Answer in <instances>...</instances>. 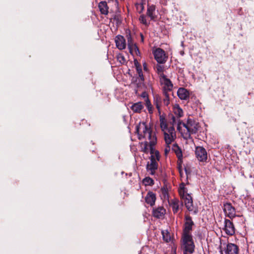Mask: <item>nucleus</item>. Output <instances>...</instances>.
Returning a JSON list of instances; mask_svg holds the SVG:
<instances>
[{
  "instance_id": "obj_11",
  "label": "nucleus",
  "mask_w": 254,
  "mask_h": 254,
  "mask_svg": "<svg viewBox=\"0 0 254 254\" xmlns=\"http://www.w3.org/2000/svg\"><path fill=\"white\" fill-rule=\"evenodd\" d=\"M223 230L228 235L232 236L235 233V229L233 222L227 219H225Z\"/></svg>"
},
{
  "instance_id": "obj_30",
  "label": "nucleus",
  "mask_w": 254,
  "mask_h": 254,
  "mask_svg": "<svg viewBox=\"0 0 254 254\" xmlns=\"http://www.w3.org/2000/svg\"><path fill=\"white\" fill-rule=\"evenodd\" d=\"M168 92H163L164 98L163 99V104L165 106H168L170 104V99Z\"/></svg>"
},
{
  "instance_id": "obj_23",
  "label": "nucleus",
  "mask_w": 254,
  "mask_h": 254,
  "mask_svg": "<svg viewBox=\"0 0 254 254\" xmlns=\"http://www.w3.org/2000/svg\"><path fill=\"white\" fill-rule=\"evenodd\" d=\"M177 123L178 124V129L180 131L182 123L180 122V120L179 119V118H177V119H176L175 116H172L171 120L169 123H167V124H169L170 126L174 127V125Z\"/></svg>"
},
{
  "instance_id": "obj_34",
  "label": "nucleus",
  "mask_w": 254,
  "mask_h": 254,
  "mask_svg": "<svg viewBox=\"0 0 254 254\" xmlns=\"http://www.w3.org/2000/svg\"><path fill=\"white\" fill-rule=\"evenodd\" d=\"M160 98H157L156 100L155 101V104L156 105V107L157 109L158 112L160 113V106H161V103H160Z\"/></svg>"
},
{
  "instance_id": "obj_31",
  "label": "nucleus",
  "mask_w": 254,
  "mask_h": 254,
  "mask_svg": "<svg viewBox=\"0 0 254 254\" xmlns=\"http://www.w3.org/2000/svg\"><path fill=\"white\" fill-rule=\"evenodd\" d=\"M117 59L118 61L121 64H124L126 62V60L124 56L122 54H119L117 56Z\"/></svg>"
},
{
  "instance_id": "obj_22",
  "label": "nucleus",
  "mask_w": 254,
  "mask_h": 254,
  "mask_svg": "<svg viewBox=\"0 0 254 254\" xmlns=\"http://www.w3.org/2000/svg\"><path fill=\"white\" fill-rule=\"evenodd\" d=\"M155 6L154 5H148L147 15L150 18L151 20H154L156 18L155 14Z\"/></svg>"
},
{
  "instance_id": "obj_25",
  "label": "nucleus",
  "mask_w": 254,
  "mask_h": 254,
  "mask_svg": "<svg viewBox=\"0 0 254 254\" xmlns=\"http://www.w3.org/2000/svg\"><path fill=\"white\" fill-rule=\"evenodd\" d=\"M143 108L142 103L141 102H138L134 103L131 106V110L135 113H140Z\"/></svg>"
},
{
  "instance_id": "obj_15",
  "label": "nucleus",
  "mask_w": 254,
  "mask_h": 254,
  "mask_svg": "<svg viewBox=\"0 0 254 254\" xmlns=\"http://www.w3.org/2000/svg\"><path fill=\"white\" fill-rule=\"evenodd\" d=\"M194 244H182L183 254H192L194 251Z\"/></svg>"
},
{
  "instance_id": "obj_27",
  "label": "nucleus",
  "mask_w": 254,
  "mask_h": 254,
  "mask_svg": "<svg viewBox=\"0 0 254 254\" xmlns=\"http://www.w3.org/2000/svg\"><path fill=\"white\" fill-rule=\"evenodd\" d=\"M143 184L145 186H152L154 184V181L151 178L145 177L142 181Z\"/></svg>"
},
{
  "instance_id": "obj_24",
  "label": "nucleus",
  "mask_w": 254,
  "mask_h": 254,
  "mask_svg": "<svg viewBox=\"0 0 254 254\" xmlns=\"http://www.w3.org/2000/svg\"><path fill=\"white\" fill-rule=\"evenodd\" d=\"M173 113L178 118H180L184 115L183 110L177 104H176L173 107Z\"/></svg>"
},
{
  "instance_id": "obj_8",
  "label": "nucleus",
  "mask_w": 254,
  "mask_h": 254,
  "mask_svg": "<svg viewBox=\"0 0 254 254\" xmlns=\"http://www.w3.org/2000/svg\"><path fill=\"white\" fill-rule=\"evenodd\" d=\"M195 154L199 161H206L207 159V153L204 147L202 146H196L195 149Z\"/></svg>"
},
{
  "instance_id": "obj_40",
  "label": "nucleus",
  "mask_w": 254,
  "mask_h": 254,
  "mask_svg": "<svg viewBox=\"0 0 254 254\" xmlns=\"http://www.w3.org/2000/svg\"><path fill=\"white\" fill-rule=\"evenodd\" d=\"M140 36H141V42H144V38H143V35L142 34H141Z\"/></svg>"
},
{
  "instance_id": "obj_33",
  "label": "nucleus",
  "mask_w": 254,
  "mask_h": 254,
  "mask_svg": "<svg viewBox=\"0 0 254 254\" xmlns=\"http://www.w3.org/2000/svg\"><path fill=\"white\" fill-rule=\"evenodd\" d=\"M145 101V105L147 108L148 109L149 112L150 113H152V106L150 102L148 99H147Z\"/></svg>"
},
{
  "instance_id": "obj_28",
  "label": "nucleus",
  "mask_w": 254,
  "mask_h": 254,
  "mask_svg": "<svg viewBox=\"0 0 254 254\" xmlns=\"http://www.w3.org/2000/svg\"><path fill=\"white\" fill-rule=\"evenodd\" d=\"M135 7L138 12L141 13L144 10L143 0H141V2L136 3L135 4Z\"/></svg>"
},
{
  "instance_id": "obj_7",
  "label": "nucleus",
  "mask_w": 254,
  "mask_h": 254,
  "mask_svg": "<svg viewBox=\"0 0 254 254\" xmlns=\"http://www.w3.org/2000/svg\"><path fill=\"white\" fill-rule=\"evenodd\" d=\"M153 53L155 59L159 64H164L167 61L168 56L163 49L159 48H157Z\"/></svg>"
},
{
  "instance_id": "obj_16",
  "label": "nucleus",
  "mask_w": 254,
  "mask_h": 254,
  "mask_svg": "<svg viewBox=\"0 0 254 254\" xmlns=\"http://www.w3.org/2000/svg\"><path fill=\"white\" fill-rule=\"evenodd\" d=\"M183 199L184 200L185 205L188 210L189 211H193L194 207L192 198L190 194L187 195Z\"/></svg>"
},
{
  "instance_id": "obj_6",
  "label": "nucleus",
  "mask_w": 254,
  "mask_h": 254,
  "mask_svg": "<svg viewBox=\"0 0 254 254\" xmlns=\"http://www.w3.org/2000/svg\"><path fill=\"white\" fill-rule=\"evenodd\" d=\"M219 250L220 254H223V251L225 254H239L238 247L232 243L221 244Z\"/></svg>"
},
{
  "instance_id": "obj_3",
  "label": "nucleus",
  "mask_w": 254,
  "mask_h": 254,
  "mask_svg": "<svg viewBox=\"0 0 254 254\" xmlns=\"http://www.w3.org/2000/svg\"><path fill=\"white\" fill-rule=\"evenodd\" d=\"M182 126L184 128L181 129L180 132L186 140L191 139V135L196 133L199 127L198 123L190 118H189L186 123H183Z\"/></svg>"
},
{
  "instance_id": "obj_2",
  "label": "nucleus",
  "mask_w": 254,
  "mask_h": 254,
  "mask_svg": "<svg viewBox=\"0 0 254 254\" xmlns=\"http://www.w3.org/2000/svg\"><path fill=\"white\" fill-rule=\"evenodd\" d=\"M160 127L164 134V139L166 145L171 144L176 138V132L174 127L167 124L165 118H160Z\"/></svg>"
},
{
  "instance_id": "obj_10",
  "label": "nucleus",
  "mask_w": 254,
  "mask_h": 254,
  "mask_svg": "<svg viewBox=\"0 0 254 254\" xmlns=\"http://www.w3.org/2000/svg\"><path fill=\"white\" fill-rule=\"evenodd\" d=\"M223 210L225 215L231 219L236 216L235 208L230 203H226L223 205Z\"/></svg>"
},
{
  "instance_id": "obj_36",
  "label": "nucleus",
  "mask_w": 254,
  "mask_h": 254,
  "mask_svg": "<svg viewBox=\"0 0 254 254\" xmlns=\"http://www.w3.org/2000/svg\"><path fill=\"white\" fill-rule=\"evenodd\" d=\"M162 235L164 240L166 242H168L171 240V237L170 235H168L167 234H166L165 235L164 232H162Z\"/></svg>"
},
{
  "instance_id": "obj_17",
  "label": "nucleus",
  "mask_w": 254,
  "mask_h": 254,
  "mask_svg": "<svg viewBox=\"0 0 254 254\" xmlns=\"http://www.w3.org/2000/svg\"><path fill=\"white\" fill-rule=\"evenodd\" d=\"M145 202L150 206H153L155 204L156 200V195L154 193L149 191L145 197Z\"/></svg>"
},
{
  "instance_id": "obj_19",
  "label": "nucleus",
  "mask_w": 254,
  "mask_h": 254,
  "mask_svg": "<svg viewBox=\"0 0 254 254\" xmlns=\"http://www.w3.org/2000/svg\"><path fill=\"white\" fill-rule=\"evenodd\" d=\"M166 213L165 209L162 206H159L153 209V214L155 217L159 218L163 217Z\"/></svg>"
},
{
  "instance_id": "obj_37",
  "label": "nucleus",
  "mask_w": 254,
  "mask_h": 254,
  "mask_svg": "<svg viewBox=\"0 0 254 254\" xmlns=\"http://www.w3.org/2000/svg\"><path fill=\"white\" fill-rule=\"evenodd\" d=\"M162 194L164 195V198L168 197V194L167 193V191L165 189H162L161 190Z\"/></svg>"
},
{
  "instance_id": "obj_14",
  "label": "nucleus",
  "mask_w": 254,
  "mask_h": 254,
  "mask_svg": "<svg viewBox=\"0 0 254 254\" xmlns=\"http://www.w3.org/2000/svg\"><path fill=\"white\" fill-rule=\"evenodd\" d=\"M170 206L172 207L174 213H176L178 212L180 205H182V203H181L179 200L176 198L171 199L168 201Z\"/></svg>"
},
{
  "instance_id": "obj_12",
  "label": "nucleus",
  "mask_w": 254,
  "mask_h": 254,
  "mask_svg": "<svg viewBox=\"0 0 254 254\" xmlns=\"http://www.w3.org/2000/svg\"><path fill=\"white\" fill-rule=\"evenodd\" d=\"M127 46L129 50V52L131 54H133V53H135L136 55H139L140 52L138 48L137 47L136 44L134 43L132 40V39L131 37L130 34H128L127 35Z\"/></svg>"
},
{
  "instance_id": "obj_9",
  "label": "nucleus",
  "mask_w": 254,
  "mask_h": 254,
  "mask_svg": "<svg viewBox=\"0 0 254 254\" xmlns=\"http://www.w3.org/2000/svg\"><path fill=\"white\" fill-rule=\"evenodd\" d=\"M161 84L162 85L164 92L171 91L173 87L171 81L164 74H162L161 77L160 78Z\"/></svg>"
},
{
  "instance_id": "obj_41",
  "label": "nucleus",
  "mask_w": 254,
  "mask_h": 254,
  "mask_svg": "<svg viewBox=\"0 0 254 254\" xmlns=\"http://www.w3.org/2000/svg\"><path fill=\"white\" fill-rule=\"evenodd\" d=\"M180 176L181 177H182V175H183V172L182 171H180Z\"/></svg>"
},
{
  "instance_id": "obj_39",
  "label": "nucleus",
  "mask_w": 254,
  "mask_h": 254,
  "mask_svg": "<svg viewBox=\"0 0 254 254\" xmlns=\"http://www.w3.org/2000/svg\"><path fill=\"white\" fill-rule=\"evenodd\" d=\"M170 150V146H169V145H167V146L166 147L165 149V153H167Z\"/></svg>"
},
{
  "instance_id": "obj_1",
  "label": "nucleus",
  "mask_w": 254,
  "mask_h": 254,
  "mask_svg": "<svg viewBox=\"0 0 254 254\" xmlns=\"http://www.w3.org/2000/svg\"><path fill=\"white\" fill-rule=\"evenodd\" d=\"M136 132L139 140L143 139L145 140L140 144L141 151L146 153L150 150L151 155L154 154L156 150L154 149L153 146L157 142V138L150 127L145 123H143L137 127Z\"/></svg>"
},
{
  "instance_id": "obj_18",
  "label": "nucleus",
  "mask_w": 254,
  "mask_h": 254,
  "mask_svg": "<svg viewBox=\"0 0 254 254\" xmlns=\"http://www.w3.org/2000/svg\"><path fill=\"white\" fill-rule=\"evenodd\" d=\"M177 94L179 98L181 100H187L189 97V91L184 88H180L178 91Z\"/></svg>"
},
{
  "instance_id": "obj_20",
  "label": "nucleus",
  "mask_w": 254,
  "mask_h": 254,
  "mask_svg": "<svg viewBox=\"0 0 254 254\" xmlns=\"http://www.w3.org/2000/svg\"><path fill=\"white\" fill-rule=\"evenodd\" d=\"M98 8L101 14L107 15L109 11V7L105 1H100L98 4Z\"/></svg>"
},
{
  "instance_id": "obj_4",
  "label": "nucleus",
  "mask_w": 254,
  "mask_h": 254,
  "mask_svg": "<svg viewBox=\"0 0 254 254\" xmlns=\"http://www.w3.org/2000/svg\"><path fill=\"white\" fill-rule=\"evenodd\" d=\"M193 225L194 223L190 215H186L185 222L181 239L182 244H194L191 234Z\"/></svg>"
},
{
  "instance_id": "obj_38",
  "label": "nucleus",
  "mask_w": 254,
  "mask_h": 254,
  "mask_svg": "<svg viewBox=\"0 0 254 254\" xmlns=\"http://www.w3.org/2000/svg\"><path fill=\"white\" fill-rule=\"evenodd\" d=\"M136 65V68L137 73L138 74L140 72V70H142L141 67L139 65H137L136 63H135Z\"/></svg>"
},
{
  "instance_id": "obj_32",
  "label": "nucleus",
  "mask_w": 254,
  "mask_h": 254,
  "mask_svg": "<svg viewBox=\"0 0 254 254\" xmlns=\"http://www.w3.org/2000/svg\"><path fill=\"white\" fill-rule=\"evenodd\" d=\"M139 20L142 24L145 25V26H147L148 25V23L147 22L146 16L142 14L140 16L139 18Z\"/></svg>"
},
{
  "instance_id": "obj_5",
  "label": "nucleus",
  "mask_w": 254,
  "mask_h": 254,
  "mask_svg": "<svg viewBox=\"0 0 254 254\" xmlns=\"http://www.w3.org/2000/svg\"><path fill=\"white\" fill-rule=\"evenodd\" d=\"M160 159V154L158 151H155L154 154H152L150 157V162L146 165V171L151 175H154L158 169V163Z\"/></svg>"
},
{
  "instance_id": "obj_13",
  "label": "nucleus",
  "mask_w": 254,
  "mask_h": 254,
  "mask_svg": "<svg viewBox=\"0 0 254 254\" xmlns=\"http://www.w3.org/2000/svg\"><path fill=\"white\" fill-rule=\"evenodd\" d=\"M116 47L119 50H124L126 48V42L124 37L120 35H117L115 40Z\"/></svg>"
},
{
  "instance_id": "obj_35",
  "label": "nucleus",
  "mask_w": 254,
  "mask_h": 254,
  "mask_svg": "<svg viewBox=\"0 0 254 254\" xmlns=\"http://www.w3.org/2000/svg\"><path fill=\"white\" fill-rule=\"evenodd\" d=\"M138 80L140 83H142L144 81V76L142 70H140V72L138 74Z\"/></svg>"
},
{
  "instance_id": "obj_26",
  "label": "nucleus",
  "mask_w": 254,
  "mask_h": 254,
  "mask_svg": "<svg viewBox=\"0 0 254 254\" xmlns=\"http://www.w3.org/2000/svg\"><path fill=\"white\" fill-rule=\"evenodd\" d=\"M179 194L181 197L182 199L185 197V196H186L187 195L189 194V193H187L186 189L184 187V185L183 184H181V186H180Z\"/></svg>"
},
{
  "instance_id": "obj_29",
  "label": "nucleus",
  "mask_w": 254,
  "mask_h": 254,
  "mask_svg": "<svg viewBox=\"0 0 254 254\" xmlns=\"http://www.w3.org/2000/svg\"><path fill=\"white\" fill-rule=\"evenodd\" d=\"M156 68L158 72V74L159 75L160 78H161L162 74H164L163 71L164 69V66L163 65L158 64L156 66Z\"/></svg>"
},
{
  "instance_id": "obj_21",
  "label": "nucleus",
  "mask_w": 254,
  "mask_h": 254,
  "mask_svg": "<svg viewBox=\"0 0 254 254\" xmlns=\"http://www.w3.org/2000/svg\"><path fill=\"white\" fill-rule=\"evenodd\" d=\"M172 150L175 153L178 160L182 161L183 159V154L181 149L177 144H174L172 147Z\"/></svg>"
}]
</instances>
